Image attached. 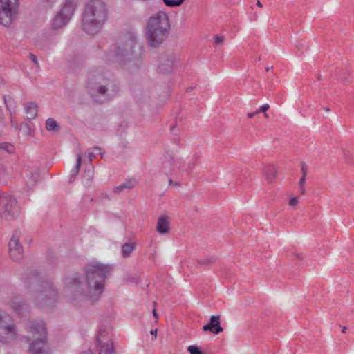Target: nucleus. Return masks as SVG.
I'll use <instances>...</instances> for the list:
<instances>
[{
  "label": "nucleus",
  "instance_id": "obj_1",
  "mask_svg": "<svg viewBox=\"0 0 354 354\" xmlns=\"http://www.w3.org/2000/svg\"><path fill=\"white\" fill-rule=\"evenodd\" d=\"M113 270L111 264L100 262L89 263L84 268L86 282L83 283L77 274L66 277L64 286L68 300L73 303L85 298L91 302L98 301L105 288V279Z\"/></svg>",
  "mask_w": 354,
  "mask_h": 354
},
{
  "label": "nucleus",
  "instance_id": "obj_2",
  "mask_svg": "<svg viewBox=\"0 0 354 354\" xmlns=\"http://www.w3.org/2000/svg\"><path fill=\"white\" fill-rule=\"evenodd\" d=\"M170 21L167 12L158 11L148 19L145 38L149 46L158 48L165 41L169 35Z\"/></svg>",
  "mask_w": 354,
  "mask_h": 354
},
{
  "label": "nucleus",
  "instance_id": "obj_3",
  "mask_svg": "<svg viewBox=\"0 0 354 354\" xmlns=\"http://www.w3.org/2000/svg\"><path fill=\"white\" fill-rule=\"evenodd\" d=\"M107 18L105 3L101 0L90 1L84 10L82 19V28L88 35L100 31Z\"/></svg>",
  "mask_w": 354,
  "mask_h": 354
},
{
  "label": "nucleus",
  "instance_id": "obj_4",
  "mask_svg": "<svg viewBox=\"0 0 354 354\" xmlns=\"http://www.w3.org/2000/svg\"><path fill=\"white\" fill-rule=\"evenodd\" d=\"M27 288L32 294L34 302L44 308L53 304L57 296V291L52 283L41 281L37 274L34 273L27 278Z\"/></svg>",
  "mask_w": 354,
  "mask_h": 354
},
{
  "label": "nucleus",
  "instance_id": "obj_5",
  "mask_svg": "<svg viewBox=\"0 0 354 354\" xmlns=\"http://www.w3.org/2000/svg\"><path fill=\"white\" fill-rule=\"evenodd\" d=\"M141 50V46L136 37H132L126 41L122 48L119 47L116 58L120 60L122 57H124L129 62H136L142 59Z\"/></svg>",
  "mask_w": 354,
  "mask_h": 354
},
{
  "label": "nucleus",
  "instance_id": "obj_6",
  "mask_svg": "<svg viewBox=\"0 0 354 354\" xmlns=\"http://www.w3.org/2000/svg\"><path fill=\"white\" fill-rule=\"evenodd\" d=\"M17 337V329L11 317L0 311V342L4 344L14 341Z\"/></svg>",
  "mask_w": 354,
  "mask_h": 354
},
{
  "label": "nucleus",
  "instance_id": "obj_7",
  "mask_svg": "<svg viewBox=\"0 0 354 354\" xmlns=\"http://www.w3.org/2000/svg\"><path fill=\"white\" fill-rule=\"evenodd\" d=\"M19 0H0V24L9 26L15 19Z\"/></svg>",
  "mask_w": 354,
  "mask_h": 354
},
{
  "label": "nucleus",
  "instance_id": "obj_8",
  "mask_svg": "<svg viewBox=\"0 0 354 354\" xmlns=\"http://www.w3.org/2000/svg\"><path fill=\"white\" fill-rule=\"evenodd\" d=\"M1 216L6 220L14 219L19 213L16 200L10 196H3L0 201Z\"/></svg>",
  "mask_w": 354,
  "mask_h": 354
},
{
  "label": "nucleus",
  "instance_id": "obj_9",
  "mask_svg": "<svg viewBox=\"0 0 354 354\" xmlns=\"http://www.w3.org/2000/svg\"><path fill=\"white\" fill-rule=\"evenodd\" d=\"M75 3L72 0H67L60 12L55 16L53 22L54 29H59L64 26L73 15Z\"/></svg>",
  "mask_w": 354,
  "mask_h": 354
},
{
  "label": "nucleus",
  "instance_id": "obj_10",
  "mask_svg": "<svg viewBox=\"0 0 354 354\" xmlns=\"http://www.w3.org/2000/svg\"><path fill=\"white\" fill-rule=\"evenodd\" d=\"M20 236L21 232L15 230L8 244L10 256L15 261H20L23 258L24 254V249L19 243Z\"/></svg>",
  "mask_w": 354,
  "mask_h": 354
},
{
  "label": "nucleus",
  "instance_id": "obj_11",
  "mask_svg": "<svg viewBox=\"0 0 354 354\" xmlns=\"http://www.w3.org/2000/svg\"><path fill=\"white\" fill-rule=\"evenodd\" d=\"M183 166L182 159L176 157L174 155L166 154L162 163V168L165 173L171 174L176 170L180 169Z\"/></svg>",
  "mask_w": 354,
  "mask_h": 354
},
{
  "label": "nucleus",
  "instance_id": "obj_12",
  "mask_svg": "<svg viewBox=\"0 0 354 354\" xmlns=\"http://www.w3.org/2000/svg\"><path fill=\"white\" fill-rule=\"evenodd\" d=\"M30 338L33 339H47V330L42 320L32 322L28 327Z\"/></svg>",
  "mask_w": 354,
  "mask_h": 354
},
{
  "label": "nucleus",
  "instance_id": "obj_13",
  "mask_svg": "<svg viewBox=\"0 0 354 354\" xmlns=\"http://www.w3.org/2000/svg\"><path fill=\"white\" fill-rule=\"evenodd\" d=\"M29 354H50L47 339H33L28 347Z\"/></svg>",
  "mask_w": 354,
  "mask_h": 354
},
{
  "label": "nucleus",
  "instance_id": "obj_14",
  "mask_svg": "<svg viewBox=\"0 0 354 354\" xmlns=\"http://www.w3.org/2000/svg\"><path fill=\"white\" fill-rule=\"evenodd\" d=\"M105 329L101 328L99 330V336L97 338V343L100 346L98 354H113L114 348L113 342L111 339L104 342Z\"/></svg>",
  "mask_w": 354,
  "mask_h": 354
},
{
  "label": "nucleus",
  "instance_id": "obj_15",
  "mask_svg": "<svg viewBox=\"0 0 354 354\" xmlns=\"http://www.w3.org/2000/svg\"><path fill=\"white\" fill-rule=\"evenodd\" d=\"M173 54L162 55L159 58L158 70L162 73H170L175 62Z\"/></svg>",
  "mask_w": 354,
  "mask_h": 354
},
{
  "label": "nucleus",
  "instance_id": "obj_16",
  "mask_svg": "<svg viewBox=\"0 0 354 354\" xmlns=\"http://www.w3.org/2000/svg\"><path fill=\"white\" fill-rule=\"evenodd\" d=\"M8 306L17 314L20 315L26 311V304L21 300L18 295H14L7 301Z\"/></svg>",
  "mask_w": 354,
  "mask_h": 354
},
{
  "label": "nucleus",
  "instance_id": "obj_17",
  "mask_svg": "<svg viewBox=\"0 0 354 354\" xmlns=\"http://www.w3.org/2000/svg\"><path fill=\"white\" fill-rule=\"evenodd\" d=\"M220 315H212L210 317L209 324L203 326L204 331H210L214 334H218L223 330L220 324Z\"/></svg>",
  "mask_w": 354,
  "mask_h": 354
},
{
  "label": "nucleus",
  "instance_id": "obj_18",
  "mask_svg": "<svg viewBox=\"0 0 354 354\" xmlns=\"http://www.w3.org/2000/svg\"><path fill=\"white\" fill-rule=\"evenodd\" d=\"M117 86L112 82H107L105 85H100L97 88V92L107 98H111L118 92Z\"/></svg>",
  "mask_w": 354,
  "mask_h": 354
},
{
  "label": "nucleus",
  "instance_id": "obj_19",
  "mask_svg": "<svg viewBox=\"0 0 354 354\" xmlns=\"http://www.w3.org/2000/svg\"><path fill=\"white\" fill-rule=\"evenodd\" d=\"M4 102L7 109L10 112V124L12 127L17 129L18 123L15 121L16 106L15 102L10 96L4 97Z\"/></svg>",
  "mask_w": 354,
  "mask_h": 354
},
{
  "label": "nucleus",
  "instance_id": "obj_20",
  "mask_svg": "<svg viewBox=\"0 0 354 354\" xmlns=\"http://www.w3.org/2000/svg\"><path fill=\"white\" fill-rule=\"evenodd\" d=\"M156 230L159 234H167L169 232V218L166 215H162L158 218Z\"/></svg>",
  "mask_w": 354,
  "mask_h": 354
},
{
  "label": "nucleus",
  "instance_id": "obj_21",
  "mask_svg": "<svg viewBox=\"0 0 354 354\" xmlns=\"http://www.w3.org/2000/svg\"><path fill=\"white\" fill-rule=\"evenodd\" d=\"M136 184V181L134 179H128L122 184L116 186L113 188V192L116 194H120L121 192H124V190H131L133 189Z\"/></svg>",
  "mask_w": 354,
  "mask_h": 354
},
{
  "label": "nucleus",
  "instance_id": "obj_22",
  "mask_svg": "<svg viewBox=\"0 0 354 354\" xmlns=\"http://www.w3.org/2000/svg\"><path fill=\"white\" fill-rule=\"evenodd\" d=\"M263 172L266 178L270 183L273 182L277 176V168L273 165H266L264 168Z\"/></svg>",
  "mask_w": 354,
  "mask_h": 354
},
{
  "label": "nucleus",
  "instance_id": "obj_23",
  "mask_svg": "<svg viewBox=\"0 0 354 354\" xmlns=\"http://www.w3.org/2000/svg\"><path fill=\"white\" fill-rule=\"evenodd\" d=\"M25 109L28 119H34L37 115V105L35 102H28L26 104Z\"/></svg>",
  "mask_w": 354,
  "mask_h": 354
},
{
  "label": "nucleus",
  "instance_id": "obj_24",
  "mask_svg": "<svg viewBox=\"0 0 354 354\" xmlns=\"http://www.w3.org/2000/svg\"><path fill=\"white\" fill-rule=\"evenodd\" d=\"M136 249V243H125L122 247L121 254L123 258L129 257Z\"/></svg>",
  "mask_w": 354,
  "mask_h": 354
},
{
  "label": "nucleus",
  "instance_id": "obj_25",
  "mask_svg": "<svg viewBox=\"0 0 354 354\" xmlns=\"http://www.w3.org/2000/svg\"><path fill=\"white\" fill-rule=\"evenodd\" d=\"M46 129L48 131L58 132L60 127L55 120L50 118L46 121Z\"/></svg>",
  "mask_w": 354,
  "mask_h": 354
},
{
  "label": "nucleus",
  "instance_id": "obj_26",
  "mask_svg": "<svg viewBox=\"0 0 354 354\" xmlns=\"http://www.w3.org/2000/svg\"><path fill=\"white\" fill-rule=\"evenodd\" d=\"M81 165H82V152L80 150L77 153V163H76V165L71 170V178H74V177H75L78 174L80 169V167H81Z\"/></svg>",
  "mask_w": 354,
  "mask_h": 354
},
{
  "label": "nucleus",
  "instance_id": "obj_27",
  "mask_svg": "<svg viewBox=\"0 0 354 354\" xmlns=\"http://www.w3.org/2000/svg\"><path fill=\"white\" fill-rule=\"evenodd\" d=\"M97 153L100 154L102 158L103 157V152L102 151V149H100V147H98L97 146L93 147L91 149V151L88 152V161L91 164L93 158H95L96 157V155Z\"/></svg>",
  "mask_w": 354,
  "mask_h": 354
},
{
  "label": "nucleus",
  "instance_id": "obj_28",
  "mask_svg": "<svg viewBox=\"0 0 354 354\" xmlns=\"http://www.w3.org/2000/svg\"><path fill=\"white\" fill-rule=\"evenodd\" d=\"M164 3L171 8L178 7L182 5L185 0H162Z\"/></svg>",
  "mask_w": 354,
  "mask_h": 354
},
{
  "label": "nucleus",
  "instance_id": "obj_29",
  "mask_svg": "<svg viewBox=\"0 0 354 354\" xmlns=\"http://www.w3.org/2000/svg\"><path fill=\"white\" fill-rule=\"evenodd\" d=\"M0 149L6 151V152L11 153H13L15 151L14 146L8 142H0Z\"/></svg>",
  "mask_w": 354,
  "mask_h": 354
},
{
  "label": "nucleus",
  "instance_id": "obj_30",
  "mask_svg": "<svg viewBox=\"0 0 354 354\" xmlns=\"http://www.w3.org/2000/svg\"><path fill=\"white\" fill-rule=\"evenodd\" d=\"M295 46L298 50L301 51L302 53L305 50L308 48V45L303 40H297L295 43Z\"/></svg>",
  "mask_w": 354,
  "mask_h": 354
},
{
  "label": "nucleus",
  "instance_id": "obj_31",
  "mask_svg": "<svg viewBox=\"0 0 354 354\" xmlns=\"http://www.w3.org/2000/svg\"><path fill=\"white\" fill-rule=\"evenodd\" d=\"M216 260L215 257H211L208 258H205L204 259L198 260V263L202 266H209L214 263Z\"/></svg>",
  "mask_w": 354,
  "mask_h": 354
},
{
  "label": "nucleus",
  "instance_id": "obj_32",
  "mask_svg": "<svg viewBox=\"0 0 354 354\" xmlns=\"http://www.w3.org/2000/svg\"><path fill=\"white\" fill-rule=\"evenodd\" d=\"M187 351L190 354H202L201 349L197 346H189Z\"/></svg>",
  "mask_w": 354,
  "mask_h": 354
},
{
  "label": "nucleus",
  "instance_id": "obj_33",
  "mask_svg": "<svg viewBox=\"0 0 354 354\" xmlns=\"http://www.w3.org/2000/svg\"><path fill=\"white\" fill-rule=\"evenodd\" d=\"M270 105L268 104H265L260 106V108L258 109L259 113H265V117L268 118V115L266 113V112L269 109Z\"/></svg>",
  "mask_w": 354,
  "mask_h": 354
},
{
  "label": "nucleus",
  "instance_id": "obj_34",
  "mask_svg": "<svg viewBox=\"0 0 354 354\" xmlns=\"http://www.w3.org/2000/svg\"><path fill=\"white\" fill-rule=\"evenodd\" d=\"M29 57L32 60V62L35 64L36 69L37 70L39 69L40 66H39L37 56L31 53V54H30Z\"/></svg>",
  "mask_w": 354,
  "mask_h": 354
},
{
  "label": "nucleus",
  "instance_id": "obj_35",
  "mask_svg": "<svg viewBox=\"0 0 354 354\" xmlns=\"http://www.w3.org/2000/svg\"><path fill=\"white\" fill-rule=\"evenodd\" d=\"M299 203V200L297 197H292L289 200L288 205L290 207H294Z\"/></svg>",
  "mask_w": 354,
  "mask_h": 354
},
{
  "label": "nucleus",
  "instance_id": "obj_36",
  "mask_svg": "<svg viewBox=\"0 0 354 354\" xmlns=\"http://www.w3.org/2000/svg\"><path fill=\"white\" fill-rule=\"evenodd\" d=\"M225 40V37L223 35H217L214 37V42L216 44H221Z\"/></svg>",
  "mask_w": 354,
  "mask_h": 354
},
{
  "label": "nucleus",
  "instance_id": "obj_37",
  "mask_svg": "<svg viewBox=\"0 0 354 354\" xmlns=\"http://www.w3.org/2000/svg\"><path fill=\"white\" fill-rule=\"evenodd\" d=\"M301 170L302 176H306V175H307V165H306L305 162H302L301 164Z\"/></svg>",
  "mask_w": 354,
  "mask_h": 354
},
{
  "label": "nucleus",
  "instance_id": "obj_38",
  "mask_svg": "<svg viewBox=\"0 0 354 354\" xmlns=\"http://www.w3.org/2000/svg\"><path fill=\"white\" fill-rule=\"evenodd\" d=\"M306 176H301L299 180V186H304Z\"/></svg>",
  "mask_w": 354,
  "mask_h": 354
},
{
  "label": "nucleus",
  "instance_id": "obj_39",
  "mask_svg": "<svg viewBox=\"0 0 354 354\" xmlns=\"http://www.w3.org/2000/svg\"><path fill=\"white\" fill-rule=\"evenodd\" d=\"M88 176V184L90 183L93 178V174L92 171H88L87 172Z\"/></svg>",
  "mask_w": 354,
  "mask_h": 354
},
{
  "label": "nucleus",
  "instance_id": "obj_40",
  "mask_svg": "<svg viewBox=\"0 0 354 354\" xmlns=\"http://www.w3.org/2000/svg\"><path fill=\"white\" fill-rule=\"evenodd\" d=\"M259 111H258V109H257V111H255L254 112L248 113V118H253L254 115H257V114H259Z\"/></svg>",
  "mask_w": 354,
  "mask_h": 354
},
{
  "label": "nucleus",
  "instance_id": "obj_41",
  "mask_svg": "<svg viewBox=\"0 0 354 354\" xmlns=\"http://www.w3.org/2000/svg\"><path fill=\"white\" fill-rule=\"evenodd\" d=\"M299 192L301 194H304L306 193L305 186H299Z\"/></svg>",
  "mask_w": 354,
  "mask_h": 354
},
{
  "label": "nucleus",
  "instance_id": "obj_42",
  "mask_svg": "<svg viewBox=\"0 0 354 354\" xmlns=\"http://www.w3.org/2000/svg\"><path fill=\"white\" fill-rule=\"evenodd\" d=\"M153 315L154 318L157 320L158 318V315L156 309L153 310Z\"/></svg>",
  "mask_w": 354,
  "mask_h": 354
},
{
  "label": "nucleus",
  "instance_id": "obj_43",
  "mask_svg": "<svg viewBox=\"0 0 354 354\" xmlns=\"http://www.w3.org/2000/svg\"><path fill=\"white\" fill-rule=\"evenodd\" d=\"M195 167V164L194 163H189L188 165V169L191 171Z\"/></svg>",
  "mask_w": 354,
  "mask_h": 354
},
{
  "label": "nucleus",
  "instance_id": "obj_44",
  "mask_svg": "<svg viewBox=\"0 0 354 354\" xmlns=\"http://www.w3.org/2000/svg\"><path fill=\"white\" fill-rule=\"evenodd\" d=\"M151 334L154 335L155 336V338H156V335H157V330H151Z\"/></svg>",
  "mask_w": 354,
  "mask_h": 354
},
{
  "label": "nucleus",
  "instance_id": "obj_45",
  "mask_svg": "<svg viewBox=\"0 0 354 354\" xmlns=\"http://www.w3.org/2000/svg\"><path fill=\"white\" fill-rule=\"evenodd\" d=\"M257 6L261 8L263 6V5L261 4V3L260 2V1H257Z\"/></svg>",
  "mask_w": 354,
  "mask_h": 354
},
{
  "label": "nucleus",
  "instance_id": "obj_46",
  "mask_svg": "<svg viewBox=\"0 0 354 354\" xmlns=\"http://www.w3.org/2000/svg\"><path fill=\"white\" fill-rule=\"evenodd\" d=\"M346 327L344 326V327L342 328V333H346Z\"/></svg>",
  "mask_w": 354,
  "mask_h": 354
},
{
  "label": "nucleus",
  "instance_id": "obj_47",
  "mask_svg": "<svg viewBox=\"0 0 354 354\" xmlns=\"http://www.w3.org/2000/svg\"><path fill=\"white\" fill-rule=\"evenodd\" d=\"M270 69H271V68H270V67H266V71H269Z\"/></svg>",
  "mask_w": 354,
  "mask_h": 354
},
{
  "label": "nucleus",
  "instance_id": "obj_48",
  "mask_svg": "<svg viewBox=\"0 0 354 354\" xmlns=\"http://www.w3.org/2000/svg\"><path fill=\"white\" fill-rule=\"evenodd\" d=\"M37 178V176L34 178V180H33L34 183L36 182Z\"/></svg>",
  "mask_w": 354,
  "mask_h": 354
},
{
  "label": "nucleus",
  "instance_id": "obj_49",
  "mask_svg": "<svg viewBox=\"0 0 354 354\" xmlns=\"http://www.w3.org/2000/svg\"><path fill=\"white\" fill-rule=\"evenodd\" d=\"M172 183H173V181H172V180H171V179H170V180H169V184L171 185V184H172Z\"/></svg>",
  "mask_w": 354,
  "mask_h": 354
},
{
  "label": "nucleus",
  "instance_id": "obj_50",
  "mask_svg": "<svg viewBox=\"0 0 354 354\" xmlns=\"http://www.w3.org/2000/svg\"><path fill=\"white\" fill-rule=\"evenodd\" d=\"M326 111H330V109L326 108Z\"/></svg>",
  "mask_w": 354,
  "mask_h": 354
}]
</instances>
